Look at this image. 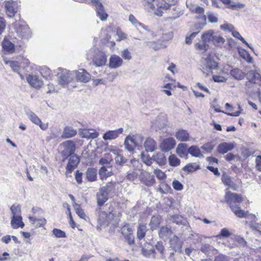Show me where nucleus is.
Returning <instances> with one entry per match:
<instances>
[{"label":"nucleus","mask_w":261,"mask_h":261,"mask_svg":"<svg viewBox=\"0 0 261 261\" xmlns=\"http://www.w3.org/2000/svg\"><path fill=\"white\" fill-rule=\"evenodd\" d=\"M108 168H111V166H103L99 170V175L101 179H106L113 174L112 170L109 171Z\"/></svg>","instance_id":"33"},{"label":"nucleus","mask_w":261,"mask_h":261,"mask_svg":"<svg viewBox=\"0 0 261 261\" xmlns=\"http://www.w3.org/2000/svg\"><path fill=\"white\" fill-rule=\"evenodd\" d=\"M96 10L97 16H98L101 20L103 21L107 19L108 14L106 12L104 7L102 4H99V6H97L96 7Z\"/></svg>","instance_id":"39"},{"label":"nucleus","mask_w":261,"mask_h":261,"mask_svg":"<svg viewBox=\"0 0 261 261\" xmlns=\"http://www.w3.org/2000/svg\"><path fill=\"white\" fill-rule=\"evenodd\" d=\"M87 179L89 181H94L97 178V170L93 168H88L86 172Z\"/></svg>","instance_id":"36"},{"label":"nucleus","mask_w":261,"mask_h":261,"mask_svg":"<svg viewBox=\"0 0 261 261\" xmlns=\"http://www.w3.org/2000/svg\"><path fill=\"white\" fill-rule=\"evenodd\" d=\"M123 63V60L119 56L113 55L109 59V66L111 68L116 69L121 66Z\"/></svg>","instance_id":"21"},{"label":"nucleus","mask_w":261,"mask_h":261,"mask_svg":"<svg viewBox=\"0 0 261 261\" xmlns=\"http://www.w3.org/2000/svg\"><path fill=\"white\" fill-rule=\"evenodd\" d=\"M139 175H138V174L136 172V171H135L134 170L130 171H128L127 173L126 178H127V180H128L130 181H133L137 178V177H138V176H139Z\"/></svg>","instance_id":"54"},{"label":"nucleus","mask_w":261,"mask_h":261,"mask_svg":"<svg viewBox=\"0 0 261 261\" xmlns=\"http://www.w3.org/2000/svg\"><path fill=\"white\" fill-rule=\"evenodd\" d=\"M4 5L6 14L10 18L13 17L18 11V4L14 1H5Z\"/></svg>","instance_id":"9"},{"label":"nucleus","mask_w":261,"mask_h":261,"mask_svg":"<svg viewBox=\"0 0 261 261\" xmlns=\"http://www.w3.org/2000/svg\"><path fill=\"white\" fill-rule=\"evenodd\" d=\"M176 152L181 158L187 156L189 153L188 145L185 143H179L176 149Z\"/></svg>","instance_id":"26"},{"label":"nucleus","mask_w":261,"mask_h":261,"mask_svg":"<svg viewBox=\"0 0 261 261\" xmlns=\"http://www.w3.org/2000/svg\"><path fill=\"white\" fill-rule=\"evenodd\" d=\"M141 254L144 257L155 258L156 252L150 243H145L142 247Z\"/></svg>","instance_id":"13"},{"label":"nucleus","mask_w":261,"mask_h":261,"mask_svg":"<svg viewBox=\"0 0 261 261\" xmlns=\"http://www.w3.org/2000/svg\"><path fill=\"white\" fill-rule=\"evenodd\" d=\"M144 145L146 151L147 152H152L156 148V143L153 139L150 138H148L146 140Z\"/></svg>","instance_id":"28"},{"label":"nucleus","mask_w":261,"mask_h":261,"mask_svg":"<svg viewBox=\"0 0 261 261\" xmlns=\"http://www.w3.org/2000/svg\"><path fill=\"white\" fill-rule=\"evenodd\" d=\"M189 153L193 156L202 158L204 157L198 147L192 146L189 148Z\"/></svg>","instance_id":"43"},{"label":"nucleus","mask_w":261,"mask_h":261,"mask_svg":"<svg viewBox=\"0 0 261 261\" xmlns=\"http://www.w3.org/2000/svg\"><path fill=\"white\" fill-rule=\"evenodd\" d=\"M222 181L224 185L228 186L232 190L234 191H236L237 190L238 186L236 184H235L234 182L232 180V178L226 173H223L222 174Z\"/></svg>","instance_id":"23"},{"label":"nucleus","mask_w":261,"mask_h":261,"mask_svg":"<svg viewBox=\"0 0 261 261\" xmlns=\"http://www.w3.org/2000/svg\"><path fill=\"white\" fill-rule=\"evenodd\" d=\"M10 65L14 71L19 73V71H20V67L19 64L18 62L10 61Z\"/></svg>","instance_id":"62"},{"label":"nucleus","mask_w":261,"mask_h":261,"mask_svg":"<svg viewBox=\"0 0 261 261\" xmlns=\"http://www.w3.org/2000/svg\"><path fill=\"white\" fill-rule=\"evenodd\" d=\"M200 250L206 255L210 256L216 254L217 252L216 249L208 244H202Z\"/></svg>","instance_id":"30"},{"label":"nucleus","mask_w":261,"mask_h":261,"mask_svg":"<svg viewBox=\"0 0 261 261\" xmlns=\"http://www.w3.org/2000/svg\"><path fill=\"white\" fill-rule=\"evenodd\" d=\"M143 140V137L139 134L127 136L124 141L125 148L128 150L132 151L135 147L141 146Z\"/></svg>","instance_id":"6"},{"label":"nucleus","mask_w":261,"mask_h":261,"mask_svg":"<svg viewBox=\"0 0 261 261\" xmlns=\"http://www.w3.org/2000/svg\"><path fill=\"white\" fill-rule=\"evenodd\" d=\"M73 207L76 213L81 218L85 220H86L88 218L87 215L85 214L83 210L81 208L80 204L75 203L73 204Z\"/></svg>","instance_id":"46"},{"label":"nucleus","mask_w":261,"mask_h":261,"mask_svg":"<svg viewBox=\"0 0 261 261\" xmlns=\"http://www.w3.org/2000/svg\"><path fill=\"white\" fill-rule=\"evenodd\" d=\"M155 247L156 250L162 255L163 257L164 255L165 247L163 245V243L161 241L158 242L155 245Z\"/></svg>","instance_id":"57"},{"label":"nucleus","mask_w":261,"mask_h":261,"mask_svg":"<svg viewBox=\"0 0 261 261\" xmlns=\"http://www.w3.org/2000/svg\"><path fill=\"white\" fill-rule=\"evenodd\" d=\"M30 120L34 124L39 126L42 130H46L48 128L47 124L43 123L40 118L33 112L30 111L27 113Z\"/></svg>","instance_id":"15"},{"label":"nucleus","mask_w":261,"mask_h":261,"mask_svg":"<svg viewBox=\"0 0 261 261\" xmlns=\"http://www.w3.org/2000/svg\"><path fill=\"white\" fill-rule=\"evenodd\" d=\"M199 169H200L199 166L197 165L196 163H189L186 165L182 168V170L189 173L193 172Z\"/></svg>","instance_id":"47"},{"label":"nucleus","mask_w":261,"mask_h":261,"mask_svg":"<svg viewBox=\"0 0 261 261\" xmlns=\"http://www.w3.org/2000/svg\"><path fill=\"white\" fill-rule=\"evenodd\" d=\"M76 80L84 83H88L91 79V75L85 69H80L75 72Z\"/></svg>","instance_id":"17"},{"label":"nucleus","mask_w":261,"mask_h":261,"mask_svg":"<svg viewBox=\"0 0 261 261\" xmlns=\"http://www.w3.org/2000/svg\"><path fill=\"white\" fill-rule=\"evenodd\" d=\"M234 144L233 143L223 142L220 143L217 147V151L219 153L224 154L229 151L232 150L234 147Z\"/></svg>","instance_id":"22"},{"label":"nucleus","mask_w":261,"mask_h":261,"mask_svg":"<svg viewBox=\"0 0 261 261\" xmlns=\"http://www.w3.org/2000/svg\"><path fill=\"white\" fill-rule=\"evenodd\" d=\"M231 232L227 228H223L221 230L220 233L216 236V237L219 238L221 237L228 238L231 236Z\"/></svg>","instance_id":"56"},{"label":"nucleus","mask_w":261,"mask_h":261,"mask_svg":"<svg viewBox=\"0 0 261 261\" xmlns=\"http://www.w3.org/2000/svg\"><path fill=\"white\" fill-rule=\"evenodd\" d=\"M40 72L42 76L45 79H47L51 74V70L46 67H42Z\"/></svg>","instance_id":"58"},{"label":"nucleus","mask_w":261,"mask_h":261,"mask_svg":"<svg viewBox=\"0 0 261 261\" xmlns=\"http://www.w3.org/2000/svg\"><path fill=\"white\" fill-rule=\"evenodd\" d=\"M215 36L214 30H209L205 32L201 36V39L204 42H213Z\"/></svg>","instance_id":"32"},{"label":"nucleus","mask_w":261,"mask_h":261,"mask_svg":"<svg viewBox=\"0 0 261 261\" xmlns=\"http://www.w3.org/2000/svg\"><path fill=\"white\" fill-rule=\"evenodd\" d=\"M139 178L140 182L147 187H151L155 182L154 175L145 171H142L140 173Z\"/></svg>","instance_id":"10"},{"label":"nucleus","mask_w":261,"mask_h":261,"mask_svg":"<svg viewBox=\"0 0 261 261\" xmlns=\"http://www.w3.org/2000/svg\"><path fill=\"white\" fill-rule=\"evenodd\" d=\"M14 218V217H12L11 221V225L12 228L14 229H17L19 227L23 228L24 224L22 222V217H20V219Z\"/></svg>","instance_id":"42"},{"label":"nucleus","mask_w":261,"mask_h":261,"mask_svg":"<svg viewBox=\"0 0 261 261\" xmlns=\"http://www.w3.org/2000/svg\"><path fill=\"white\" fill-rule=\"evenodd\" d=\"M14 29L17 35L23 39H29L31 37L32 32L29 26L19 19L13 24Z\"/></svg>","instance_id":"3"},{"label":"nucleus","mask_w":261,"mask_h":261,"mask_svg":"<svg viewBox=\"0 0 261 261\" xmlns=\"http://www.w3.org/2000/svg\"><path fill=\"white\" fill-rule=\"evenodd\" d=\"M53 233L57 238H65L66 237L65 232L57 228H54Z\"/></svg>","instance_id":"63"},{"label":"nucleus","mask_w":261,"mask_h":261,"mask_svg":"<svg viewBox=\"0 0 261 261\" xmlns=\"http://www.w3.org/2000/svg\"><path fill=\"white\" fill-rule=\"evenodd\" d=\"M26 80L31 87L36 89L40 88L43 85V82L36 75L28 74L27 75Z\"/></svg>","instance_id":"18"},{"label":"nucleus","mask_w":261,"mask_h":261,"mask_svg":"<svg viewBox=\"0 0 261 261\" xmlns=\"http://www.w3.org/2000/svg\"><path fill=\"white\" fill-rule=\"evenodd\" d=\"M175 0H143L145 9L152 12L158 16H162L164 11L175 4Z\"/></svg>","instance_id":"2"},{"label":"nucleus","mask_w":261,"mask_h":261,"mask_svg":"<svg viewBox=\"0 0 261 261\" xmlns=\"http://www.w3.org/2000/svg\"><path fill=\"white\" fill-rule=\"evenodd\" d=\"M59 149L61 155L64 160H65L69 156L75 154V144L71 140L65 141L60 144Z\"/></svg>","instance_id":"4"},{"label":"nucleus","mask_w":261,"mask_h":261,"mask_svg":"<svg viewBox=\"0 0 261 261\" xmlns=\"http://www.w3.org/2000/svg\"><path fill=\"white\" fill-rule=\"evenodd\" d=\"M147 228L146 225L144 223L140 224L137 229V238L139 240L142 239L145 236Z\"/></svg>","instance_id":"44"},{"label":"nucleus","mask_w":261,"mask_h":261,"mask_svg":"<svg viewBox=\"0 0 261 261\" xmlns=\"http://www.w3.org/2000/svg\"><path fill=\"white\" fill-rule=\"evenodd\" d=\"M121 233L124 237L132 233L133 230L128 224L124 225L121 229Z\"/></svg>","instance_id":"55"},{"label":"nucleus","mask_w":261,"mask_h":261,"mask_svg":"<svg viewBox=\"0 0 261 261\" xmlns=\"http://www.w3.org/2000/svg\"><path fill=\"white\" fill-rule=\"evenodd\" d=\"M153 161L156 162L160 166L164 165L166 163V158L164 153L158 152L152 155Z\"/></svg>","instance_id":"34"},{"label":"nucleus","mask_w":261,"mask_h":261,"mask_svg":"<svg viewBox=\"0 0 261 261\" xmlns=\"http://www.w3.org/2000/svg\"><path fill=\"white\" fill-rule=\"evenodd\" d=\"M115 161L117 165L122 166L126 162L127 160L124 159L121 154H117L115 157Z\"/></svg>","instance_id":"59"},{"label":"nucleus","mask_w":261,"mask_h":261,"mask_svg":"<svg viewBox=\"0 0 261 261\" xmlns=\"http://www.w3.org/2000/svg\"><path fill=\"white\" fill-rule=\"evenodd\" d=\"M232 35L234 37L240 40L241 41H242L243 43L246 45L248 47L252 49V47L249 45L247 42H246L245 40L241 36V34L238 32L233 31L232 32Z\"/></svg>","instance_id":"60"},{"label":"nucleus","mask_w":261,"mask_h":261,"mask_svg":"<svg viewBox=\"0 0 261 261\" xmlns=\"http://www.w3.org/2000/svg\"><path fill=\"white\" fill-rule=\"evenodd\" d=\"M214 147V145L212 142H208L201 146V148L207 152H211Z\"/></svg>","instance_id":"64"},{"label":"nucleus","mask_w":261,"mask_h":261,"mask_svg":"<svg viewBox=\"0 0 261 261\" xmlns=\"http://www.w3.org/2000/svg\"><path fill=\"white\" fill-rule=\"evenodd\" d=\"M175 140L173 138H168L163 140L160 147L162 150L167 152L174 148Z\"/></svg>","instance_id":"20"},{"label":"nucleus","mask_w":261,"mask_h":261,"mask_svg":"<svg viewBox=\"0 0 261 261\" xmlns=\"http://www.w3.org/2000/svg\"><path fill=\"white\" fill-rule=\"evenodd\" d=\"M175 137L180 142H187L190 140V136L187 130L178 129L175 134Z\"/></svg>","instance_id":"24"},{"label":"nucleus","mask_w":261,"mask_h":261,"mask_svg":"<svg viewBox=\"0 0 261 261\" xmlns=\"http://www.w3.org/2000/svg\"><path fill=\"white\" fill-rule=\"evenodd\" d=\"M225 200L229 205V206L234 214L239 218H246L255 221L256 217L254 215L249 214L248 212L241 209L238 205L242 201V197L237 193H231L228 189L226 190Z\"/></svg>","instance_id":"1"},{"label":"nucleus","mask_w":261,"mask_h":261,"mask_svg":"<svg viewBox=\"0 0 261 261\" xmlns=\"http://www.w3.org/2000/svg\"><path fill=\"white\" fill-rule=\"evenodd\" d=\"M217 63L211 55L207 56L201 60V70L206 75L210 73H213L212 71L217 68Z\"/></svg>","instance_id":"8"},{"label":"nucleus","mask_w":261,"mask_h":261,"mask_svg":"<svg viewBox=\"0 0 261 261\" xmlns=\"http://www.w3.org/2000/svg\"><path fill=\"white\" fill-rule=\"evenodd\" d=\"M230 75L237 80H242L246 74L242 70L239 68H234L231 70L230 72Z\"/></svg>","instance_id":"35"},{"label":"nucleus","mask_w":261,"mask_h":261,"mask_svg":"<svg viewBox=\"0 0 261 261\" xmlns=\"http://www.w3.org/2000/svg\"><path fill=\"white\" fill-rule=\"evenodd\" d=\"M80 135L82 138L87 139H94L96 138L99 134L94 129H80Z\"/></svg>","instance_id":"14"},{"label":"nucleus","mask_w":261,"mask_h":261,"mask_svg":"<svg viewBox=\"0 0 261 261\" xmlns=\"http://www.w3.org/2000/svg\"><path fill=\"white\" fill-rule=\"evenodd\" d=\"M2 47L4 51L8 53H12L15 50V46L13 43L8 40H4L2 42Z\"/></svg>","instance_id":"37"},{"label":"nucleus","mask_w":261,"mask_h":261,"mask_svg":"<svg viewBox=\"0 0 261 261\" xmlns=\"http://www.w3.org/2000/svg\"><path fill=\"white\" fill-rule=\"evenodd\" d=\"M172 233L171 227L169 226H164L161 227L159 231V237L164 240L166 239L168 237L170 236Z\"/></svg>","instance_id":"27"},{"label":"nucleus","mask_w":261,"mask_h":261,"mask_svg":"<svg viewBox=\"0 0 261 261\" xmlns=\"http://www.w3.org/2000/svg\"><path fill=\"white\" fill-rule=\"evenodd\" d=\"M29 219L37 227H42L46 223V220L45 218L37 219L35 217L30 216Z\"/></svg>","instance_id":"38"},{"label":"nucleus","mask_w":261,"mask_h":261,"mask_svg":"<svg viewBox=\"0 0 261 261\" xmlns=\"http://www.w3.org/2000/svg\"><path fill=\"white\" fill-rule=\"evenodd\" d=\"M69 157V159L66 166V170L67 172H68L69 173H71L77 166L80 163V159L75 154H73L72 155Z\"/></svg>","instance_id":"16"},{"label":"nucleus","mask_w":261,"mask_h":261,"mask_svg":"<svg viewBox=\"0 0 261 261\" xmlns=\"http://www.w3.org/2000/svg\"><path fill=\"white\" fill-rule=\"evenodd\" d=\"M225 42V39L222 36L215 35L212 42L215 46L221 47Z\"/></svg>","instance_id":"48"},{"label":"nucleus","mask_w":261,"mask_h":261,"mask_svg":"<svg viewBox=\"0 0 261 261\" xmlns=\"http://www.w3.org/2000/svg\"><path fill=\"white\" fill-rule=\"evenodd\" d=\"M114 215L111 212L109 214L105 212L100 211L99 213L98 221L100 224H104L106 222L109 223L113 218Z\"/></svg>","instance_id":"25"},{"label":"nucleus","mask_w":261,"mask_h":261,"mask_svg":"<svg viewBox=\"0 0 261 261\" xmlns=\"http://www.w3.org/2000/svg\"><path fill=\"white\" fill-rule=\"evenodd\" d=\"M160 223V220L157 217L153 216L149 223L150 229L152 230L155 229Z\"/></svg>","instance_id":"51"},{"label":"nucleus","mask_w":261,"mask_h":261,"mask_svg":"<svg viewBox=\"0 0 261 261\" xmlns=\"http://www.w3.org/2000/svg\"><path fill=\"white\" fill-rule=\"evenodd\" d=\"M170 220L178 225H185L186 221L182 217L179 215H174L171 217Z\"/></svg>","instance_id":"49"},{"label":"nucleus","mask_w":261,"mask_h":261,"mask_svg":"<svg viewBox=\"0 0 261 261\" xmlns=\"http://www.w3.org/2000/svg\"><path fill=\"white\" fill-rule=\"evenodd\" d=\"M76 134V130L72 127L66 126L64 128L61 137L63 139L70 138L75 136Z\"/></svg>","instance_id":"29"},{"label":"nucleus","mask_w":261,"mask_h":261,"mask_svg":"<svg viewBox=\"0 0 261 261\" xmlns=\"http://www.w3.org/2000/svg\"><path fill=\"white\" fill-rule=\"evenodd\" d=\"M58 81L62 85H67L73 79L74 73L66 69L59 68L57 73Z\"/></svg>","instance_id":"7"},{"label":"nucleus","mask_w":261,"mask_h":261,"mask_svg":"<svg viewBox=\"0 0 261 261\" xmlns=\"http://www.w3.org/2000/svg\"><path fill=\"white\" fill-rule=\"evenodd\" d=\"M93 53L92 58L93 64L96 67H102L106 65L107 61V55L103 51L97 50L95 48L90 49L89 53Z\"/></svg>","instance_id":"5"},{"label":"nucleus","mask_w":261,"mask_h":261,"mask_svg":"<svg viewBox=\"0 0 261 261\" xmlns=\"http://www.w3.org/2000/svg\"><path fill=\"white\" fill-rule=\"evenodd\" d=\"M145 43L147 46L154 50H158L161 48V44L155 42L148 41Z\"/></svg>","instance_id":"53"},{"label":"nucleus","mask_w":261,"mask_h":261,"mask_svg":"<svg viewBox=\"0 0 261 261\" xmlns=\"http://www.w3.org/2000/svg\"><path fill=\"white\" fill-rule=\"evenodd\" d=\"M224 5H226L228 8L236 9L237 8H242L244 5L241 3H236L231 0H220Z\"/></svg>","instance_id":"41"},{"label":"nucleus","mask_w":261,"mask_h":261,"mask_svg":"<svg viewBox=\"0 0 261 261\" xmlns=\"http://www.w3.org/2000/svg\"><path fill=\"white\" fill-rule=\"evenodd\" d=\"M141 159L142 161L147 166H150L152 163V161H153L152 156L150 158L149 156L146 155L144 154H142Z\"/></svg>","instance_id":"61"},{"label":"nucleus","mask_w":261,"mask_h":261,"mask_svg":"<svg viewBox=\"0 0 261 261\" xmlns=\"http://www.w3.org/2000/svg\"><path fill=\"white\" fill-rule=\"evenodd\" d=\"M206 42H204L202 41V42L196 43L195 44L196 49L204 53L207 50L208 47V45L206 44Z\"/></svg>","instance_id":"52"},{"label":"nucleus","mask_w":261,"mask_h":261,"mask_svg":"<svg viewBox=\"0 0 261 261\" xmlns=\"http://www.w3.org/2000/svg\"><path fill=\"white\" fill-rule=\"evenodd\" d=\"M12 217H14V218L20 219L21 217V207L19 204H13L10 207Z\"/></svg>","instance_id":"40"},{"label":"nucleus","mask_w":261,"mask_h":261,"mask_svg":"<svg viewBox=\"0 0 261 261\" xmlns=\"http://www.w3.org/2000/svg\"><path fill=\"white\" fill-rule=\"evenodd\" d=\"M169 164L174 167L177 166L180 164V160L174 154H171L168 159Z\"/></svg>","instance_id":"50"},{"label":"nucleus","mask_w":261,"mask_h":261,"mask_svg":"<svg viewBox=\"0 0 261 261\" xmlns=\"http://www.w3.org/2000/svg\"><path fill=\"white\" fill-rule=\"evenodd\" d=\"M108 196L106 192L101 189H99V192L97 193V203L99 205H102L108 199Z\"/></svg>","instance_id":"31"},{"label":"nucleus","mask_w":261,"mask_h":261,"mask_svg":"<svg viewBox=\"0 0 261 261\" xmlns=\"http://www.w3.org/2000/svg\"><path fill=\"white\" fill-rule=\"evenodd\" d=\"M123 132V128H119L113 130H109L103 134L102 138L105 140L115 139L118 138L120 135L122 134Z\"/></svg>","instance_id":"19"},{"label":"nucleus","mask_w":261,"mask_h":261,"mask_svg":"<svg viewBox=\"0 0 261 261\" xmlns=\"http://www.w3.org/2000/svg\"><path fill=\"white\" fill-rule=\"evenodd\" d=\"M100 189L103 190L108 195H109L111 193L114 192L115 190V183L112 181L109 182L106 186L102 187Z\"/></svg>","instance_id":"45"},{"label":"nucleus","mask_w":261,"mask_h":261,"mask_svg":"<svg viewBox=\"0 0 261 261\" xmlns=\"http://www.w3.org/2000/svg\"><path fill=\"white\" fill-rule=\"evenodd\" d=\"M169 249L172 250L175 252L180 253L182 252L183 242L176 235H174L169 240Z\"/></svg>","instance_id":"11"},{"label":"nucleus","mask_w":261,"mask_h":261,"mask_svg":"<svg viewBox=\"0 0 261 261\" xmlns=\"http://www.w3.org/2000/svg\"><path fill=\"white\" fill-rule=\"evenodd\" d=\"M248 82L261 86V75L256 70H250L246 74Z\"/></svg>","instance_id":"12"}]
</instances>
